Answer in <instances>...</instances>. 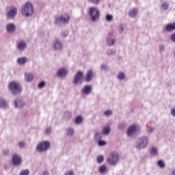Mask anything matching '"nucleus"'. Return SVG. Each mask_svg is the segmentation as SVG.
<instances>
[{"mask_svg":"<svg viewBox=\"0 0 175 175\" xmlns=\"http://www.w3.org/2000/svg\"><path fill=\"white\" fill-rule=\"evenodd\" d=\"M94 79V71L92 70H88L86 72V75L84 77V80L87 83L92 81Z\"/></svg>","mask_w":175,"mask_h":175,"instance_id":"nucleus-14","label":"nucleus"},{"mask_svg":"<svg viewBox=\"0 0 175 175\" xmlns=\"http://www.w3.org/2000/svg\"><path fill=\"white\" fill-rule=\"evenodd\" d=\"M96 142L98 143L99 147H105V146H106L107 144L106 141H103L102 139H99Z\"/></svg>","mask_w":175,"mask_h":175,"instance_id":"nucleus-35","label":"nucleus"},{"mask_svg":"<svg viewBox=\"0 0 175 175\" xmlns=\"http://www.w3.org/2000/svg\"><path fill=\"white\" fill-rule=\"evenodd\" d=\"M25 81L26 83H32L33 81V74L31 72L25 73Z\"/></svg>","mask_w":175,"mask_h":175,"instance_id":"nucleus-19","label":"nucleus"},{"mask_svg":"<svg viewBox=\"0 0 175 175\" xmlns=\"http://www.w3.org/2000/svg\"><path fill=\"white\" fill-rule=\"evenodd\" d=\"M165 31L167 32H172V31H175V21L172 23H168L165 26Z\"/></svg>","mask_w":175,"mask_h":175,"instance_id":"nucleus-20","label":"nucleus"},{"mask_svg":"<svg viewBox=\"0 0 175 175\" xmlns=\"http://www.w3.org/2000/svg\"><path fill=\"white\" fill-rule=\"evenodd\" d=\"M150 154L152 155H157L158 154V148L156 147H153L150 150Z\"/></svg>","mask_w":175,"mask_h":175,"instance_id":"nucleus-36","label":"nucleus"},{"mask_svg":"<svg viewBox=\"0 0 175 175\" xmlns=\"http://www.w3.org/2000/svg\"><path fill=\"white\" fill-rule=\"evenodd\" d=\"M171 114L173 117H175V108L171 110Z\"/></svg>","mask_w":175,"mask_h":175,"instance_id":"nucleus-55","label":"nucleus"},{"mask_svg":"<svg viewBox=\"0 0 175 175\" xmlns=\"http://www.w3.org/2000/svg\"><path fill=\"white\" fill-rule=\"evenodd\" d=\"M137 130V127L136 125H132L130 127H129L127 130V136L129 137H132L135 133H136V131Z\"/></svg>","mask_w":175,"mask_h":175,"instance_id":"nucleus-15","label":"nucleus"},{"mask_svg":"<svg viewBox=\"0 0 175 175\" xmlns=\"http://www.w3.org/2000/svg\"><path fill=\"white\" fill-rule=\"evenodd\" d=\"M161 10H164V11L167 10V9H169V3H167L166 1H163L161 3Z\"/></svg>","mask_w":175,"mask_h":175,"instance_id":"nucleus-33","label":"nucleus"},{"mask_svg":"<svg viewBox=\"0 0 175 175\" xmlns=\"http://www.w3.org/2000/svg\"><path fill=\"white\" fill-rule=\"evenodd\" d=\"M69 15L68 14H65L62 16H57L55 19V24H56V25L61 26L62 24H68V23H69Z\"/></svg>","mask_w":175,"mask_h":175,"instance_id":"nucleus-7","label":"nucleus"},{"mask_svg":"<svg viewBox=\"0 0 175 175\" xmlns=\"http://www.w3.org/2000/svg\"><path fill=\"white\" fill-rule=\"evenodd\" d=\"M159 51H165V48L164 44H160L159 45Z\"/></svg>","mask_w":175,"mask_h":175,"instance_id":"nucleus-49","label":"nucleus"},{"mask_svg":"<svg viewBox=\"0 0 175 175\" xmlns=\"http://www.w3.org/2000/svg\"><path fill=\"white\" fill-rule=\"evenodd\" d=\"M42 175H50V174L47 171H44Z\"/></svg>","mask_w":175,"mask_h":175,"instance_id":"nucleus-56","label":"nucleus"},{"mask_svg":"<svg viewBox=\"0 0 175 175\" xmlns=\"http://www.w3.org/2000/svg\"><path fill=\"white\" fill-rule=\"evenodd\" d=\"M83 122V116H79L75 118V124H77V125H80Z\"/></svg>","mask_w":175,"mask_h":175,"instance_id":"nucleus-34","label":"nucleus"},{"mask_svg":"<svg viewBox=\"0 0 175 175\" xmlns=\"http://www.w3.org/2000/svg\"><path fill=\"white\" fill-rule=\"evenodd\" d=\"M106 53L107 55H115L117 53V51L113 49H108L106 51Z\"/></svg>","mask_w":175,"mask_h":175,"instance_id":"nucleus-30","label":"nucleus"},{"mask_svg":"<svg viewBox=\"0 0 175 175\" xmlns=\"http://www.w3.org/2000/svg\"><path fill=\"white\" fill-rule=\"evenodd\" d=\"M20 175H29V170H23L20 172Z\"/></svg>","mask_w":175,"mask_h":175,"instance_id":"nucleus-44","label":"nucleus"},{"mask_svg":"<svg viewBox=\"0 0 175 175\" xmlns=\"http://www.w3.org/2000/svg\"><path fill=\"white\" fill-rule=\"evenodd\" d=\"M18 146H19L20 148H24V147H25V142L21 141L18 143Z\"/></svg>","mask_w":175,"mask_h":175,"instance_id":"nucleus-50","label":"nucleus"},{"mask_svg":"<svg viewBox=\"0 0 175 175\" xmlns=\"http://www.w3.org/2000/svg\"><path fill=\"white\" fill-rule=\"evenodd\" d=\"M0 107L1 109H6L8 107V102L3 98H0Z\"/></svg>","mask_w":175,"mask_h":175,"instance_id":"nucleus-28","label":"nucleus"},{"mask_svg":"<svg viewBox=\"0 0 175 175\" xmlns=\"http://www.w3.org/2000/svg\"><path fill=\"white\" fill-rule=\"evenodd\" d=\"M107 46H108L109 47H113V46H114V44H116V39L115 38H108L107 39Z\"/></svg>","mask_w":175,"mask_h":175,"instance_id":"nucleus-23","label":"nucleus"},{"mask_svg":"<svg viewBox=\"0 0 175 175\" xmlns=\"http://www.w3.org/2000/svg\"><path fill=\"white\" fill-rule=\"evenodd\" d=\"M3 155H9V150L8 149L3 150Z\"/></svg>","mask_w":175,"mask_h":175,"instance_id":"nucleus-53","label":"nucleus"},{"mask_svg":"<svg viewBox=\"0 0 175 175\" xmlns=\"http://www.w3.org/2000/svg\"><path fill=\"white\" fill-rule=\"evenodd\" d=\"M66 136H69V137H72L73 135H75V129L72 127H68L66 129Z\"/></svg>","mask_w":175,"mask_h":175,"instance_id":"nucleus-25","label":"nucleus"},{"mask_svg":"<svg viewBox=\"0 0 175 175\" xmlns=\"http://www.w3.org/2000/svg\"><path fill=\"white\" fill-rule=\"evenodd\" d=\"M170 40L172 43H175V32L171 34Z\"/></svg>","mask_w":175,"mask_h":175,"instance_id":"nucleus-47","label":"nucleus"},{"mask_svg":"<svg viewBox=\"0 0 175 175\" xmlns=\"http://www.w3.org/2000/svg\"><path fill=\"white\" fill-rule=\"evenodd\" d=\"M105 161V157L103 155H100L97 157V163H103V162Z\"/></svg>","mask_w":175,"mask_h":175,"instance_id":"nucleus-40","label":"nucleus"},{"mask_svg":"<svg viewBox=\"0 0 175 175\" xmlns=\"http://www.w3.org/2000/svg\"><path fill=\"white\" fill-rule=\"evenodd\" d=\"M89 17L92 23H96L99 21L100 18V11L96 7H91L88 11Z\"/></svg>","mask_w":175,"mask_h":175,"instance_id":"nucleus-2","label":"nucleus"},{"mask_svg":"<svg viewBox=\"0 0 175 175\" xmlns=\"http://www.w3.org/2000/svg\"><path fill=\"white\" fill-rule=\"evenodd\" d=\"M17 16V8L15 6H10L6 13V17L9 20H13Z\"/></svg>","mask_w":175,"mask_h":175,"instance_id":"nucleus-8","label":"nucleus"},{"mask_svg":"<svg viewBox=\"0 0 175 175\" xmlns=\"http://www.w3.org/2000/svg\"><path fill=\"white\" fill-rule=\"evenodd\" d=\"M98 172L100 174H106V173L108 172L107 166L105 165H103L100 167Z\"/></svg>","mask_w":175,"mask_h":175,"instance_id":"nucleus-27","label":"nucleus"},{"mask_svg":"<svg viewBox=\"0 0 175 175\" xmlns=\"http://www.w3.org/2000/svg\"><path fill=\"white\" fill-rule=\"evenodd\" d=\"M16 62L18 65H24L26 62H28V58L27 57H22L17 59Z\"/></svg>","mask_w":175,"mask_h":175,"instance_id":"nucleus-22","label":"nucleus"},{"mask_svg":"<svg viewBox=\"0 0 175 175\" xmlns=\"http://www.w3.org/2000/svg\"><path fill=\"white\" fill-rule=\"evenodd\" d=\"M118 161H120V155L116 152L110 153L107 158V162L111 166H116L118 163Z\"/></svg>","mask_w":175,"mask_h":175,"instance_id":"nucleus-4","label":"nucleus"},{"mask_svg":"<svg viewBox=\"0 0 175 175\" xmlns=\"http://www.w3.org/2000/svg\"><path fill=\"white\" fill-rule=\"evenodd\" d=\"M83 76H84V74L83 73V72L79 71L78 72L76 75L75 77L74 78L73 80V83L74 84H75L76 85H77V84H81V83L83 82Z\"/></svg>","mask_w":175,"mask_h":175,"instance_id":"nucleus-12","label":"nucleus"},{"mask_svg":"<svg viewBox=\"0 0 175 175\" xmlns=\"http://www.w3.org/2000/svg\"><path fill=\"white\" fill-rule=\"evenodd\" d=\"M46 135H50L51 133V127H48L45 130Z\"/></svg>","mask_w":175,"mask_h":175,"instance_id":"nucleus-51","label":"nucleus"},{"mask_svg":"<svg viewBox=\"0 0 175 175\" xmlns=\"http://www.w3.org/2000/svg\"><path fill=\"white\" fill-rule=\"evenodd\" d=\"M148 132L149 133H152L154 132V128H152V127H149V128H148Z\"/></svg>","mask_w":175,"mask_h":175,"instance_id":"nucleus-54","label":"nucleus"},{"mask_svg":"<svg viewBox=\"0 0 175 175\" xmlns=\"http://www.w3.org/2000/svg\"><path fill=\"white\" fill-rule=\"evenodd\" d=\"M104 115L106 116V117H110V116L113 115V111L107 110V111H104Z\"/></svg>","mask_w":175,"mask_h":175,"instance_id":"nucleus-42","label":"nucleus"},{"mask_svg":"<svg viewBox=\"0 0 175 175\" xmlns=\"http://www.w3.org/2000/svg\"><path fill=\"white\" fill-rule=\"evenodd\" d=\"M157 166H159L160 169H165L166 167V163L163 160H159L157 161Z\"/></svg>","mask_w":175,"mask_h":175,"instance_id":"nucleus-29","label":"nucleus"},{"mask_svg":"<svg viewBox=\"0 0 175 175\" xmlns=\"http://www.w3.org/2000/svg\"><path fill=\"white\" fill-rule=\"evenodd\" d=\"M81 92L84 95H90L92 92V86L91 85H86L83 86Z\"/></svg>","mask_w":175,"mask_h":175,"instance_id":"nucleus-17","label":"nucleus"},{"mask_svg":"<svg viewBox=\"0 0 175 175\" xmlns=\"http://www.w3.org/2000/svg\"><path fill=\"white\" fill-rule=\"evenodd\" d=\"M110 132H111V129H110V126H105L101 131V133L103 135H105L106 136L110 135Z\"/></svg>","mask_w":175,"mask_h":175,"instance_id":"nucleus-21","label":"nucleus"},{"mask_svg":"<svg viewBox=\"0 0 175 175\" xmlns=\"http://www.w3.org/2000/svg\"><path fill=\"white\" fill-rule=\"evenodd\" d=\"M68 73H69V71H68L66 68H61L57 70V76H58V77H66Z\"/></svg>","mask_w":175,"mask_h":175,"instance_id":"nucleus-16","label":"nucleus"},{"mask_svg":"<svg viewBox=\"0 0 175 175\" xmlns=\"http://www.w3.org/2000/svg\"><path fill=\"white\" fill-rule=\"evenodd\" d=\"M148 138L146 136H142L139 138L135 144V148L137 150H144L148 146Z\"/></svg>","mask_w":175,"mask_h":175,"instance_id":"nucleus-5","label":"nucleus"},{"mask_svg":"<svg viewBox=\"0 0 175 175\" xmlns=\"http://www.w3.org/2000/svg\"><path fill=\"white\" fill-rule=\"evenodd\" d=\"M129 16L131 18H135V17H136V16H137V10H136V9H135V8L130 10L129 12Z\"/></svg>","mask_w":175,"mask_h":175,"instance_id":"nucleus-26","label":"nucleus"},{"mask_svg":"<svg viewBox=\"0 0 175 175\" xmlns=\"http://www.w3.org/2000/svg\"><path fill=\"white\" fill-rule=\"evenodd\" d=\"M6 31L7 32H10L13 33V32L16 31V25L14 23H8L6 25Z\"/></svg>","mask_w":175,"mask_h":175,"instance_id":"nucleus-18","label":"nucleus"},{"mask_svg":"<svg viewBox=\"0 0 175 175\" xmlns=\"http://www.w3.org/2000/svg\"><path fill=\"white\" fill-rule=\"evenodd\" d=\"M125 128V124H124V123H120L118 126V129H119L120 131H122V129H124Z\"/></svg>","mask_w":175,"mask_h":175,"instance_id":"nucleus-46","label":"nucleus"},{"mask_svg":"<svg viewBox=\"0 0 175 175\" xmlns=\"http://www.w3.org/2000/svg\"><path fill=\"white\" fill-rule=\"evenodd\" d=\"M38 36L39 38H44V31L40 30L38 31Z\"/></svg>","mask_w":175,"mask_h":175,"instance_id":"nucleus-45","label":"nucleus"},{"mask_svg":"<svg viewBox=\"0 0 175 175\" xmlns=\"http://www.w3.org/2000/svg\"><path fill=\"white\" fill-rule=\"evenodd\" d=\"M72 118V112L70 111H64L63 114V120L64 121H69V120Z\"/></svg>","mask_w":175,"mask_h":175,"instance_id":"nucleus-24","label":"nucleus"},{"mask_svg":"<svg viewBox=\"0 0 175 175\" xmlns=\"http://www.w3.org/2000/svg\"><path fill=\"white\" fill-rule=\"evenodd\" d=\"M118 31V33H120V35H122V33H124V26L122 25H120L119 26Z\"/></svg>","mask_w":175,"mask_h":175,"instance_id":"nucleus-43","label":"nucleus"},{"mask_svg":"<svg viewBox=\"0 0 175 175\" xmlns=\"http://www.w3.org/2000/svg\"><path fill=\"white\" fill-rule=\"evenodd\" d=\"M68 35H69V31L64 30L62 31L60 36H62V38H66V36H68Z\"/></svg>","mask_w":175,"mask_h":175,"instance_id":"nucleus-39","label":"nucleus"},{"mask_svg":"<svg viewBox=\"0 0 175 175\" xmlns=\"http://www.w3.org/2000/svg\"><path fill=\"white\" fill-rule=\"evenodd\" d=\"M46 87V82L44 81H42L38 83V88L40 90H42Z\"/></svg>","mask_w":175,"mask_h":175,"instance_id":"nucleus-37","label":"nucleus"},{"mask_svg":"<svg viewBox=\"0 0 175 175\" xmlns=\"http://www.w3.org/2000/svg\"><path fill=\"white\" fill-rule=\"evenodd\" d=\"M27 46V42L24 40L18 41L16 43V50H18V51H25Z\"/></svg>","mask_w":175,"mask_h":175,"instance_id":"nucleus-11","label":"nucleus"},{"mask_svg":"<svg viewBox=\"0 0 175 175\" xmlns=\"http://www.w3.org/2000/svg\"><path fill=\"white\" fill-rule=\"evenodd\" d=\"M117 79L118 80H120L121 81L125 80V79H126L125 73H124L123 72H119L117 75Z\"/></svg>","mask_w":175,"mask_h":175,"instance_id":"nucleus-32","label":"nucleus"},{"mask_svg":"<svg viewBox=\"0 0 175 175\" xmlns=\"http://www.w3.org/2000/svg\"><path fill=\"white\" fill-rule=\"evenodd\" d=\"M105 19L109 23H111V21H113V15H111V14H107V16L105 17Z\"/></svg>","mask_w":175,"mask_h":175,"instance_id":"nucleus-41","label":"nucleus"},{"mask_svg":"<svg viewBox=\"0 0 175 175\" xmlns=\"http://www.w3.org/2000/svg\"><path fill=\"white\" fill-rule=\"evenodd\" d=\"M100 68H101L103 70H105V72H107V70H109V67H107V66L104 65V64H102V65L100 66Z\"/></svg>","mask_w":175,"mask_h":175,"instance_id":"nucleus-48","label":"nucleus"},{"mask_svg":"<svg viewBox=\"0 0 175 175\" xmlns=\"http://www.w3.org/2000/svg\"><path fill=\"white\" fill-rule=\"evenodd\" d=\"M8 88L11 90L12 94L14 95H17V94L21 93L23 91V88L21 87V84L17 81H11L8 85Z\"/></svg>","mask_w":175,"mask_h":175,"instance_id":"nucleus-3","label":"nucleus"},{"mask_svg":"<svg viewBox=\"0 0 175 175\" xmlns=\"http://www.w3.org/2000/svg\"><path fill=\"white\" fill-rule=\"evenodd\" d=\"M64 175H75V172L72 170L67 171L65 172Z\"/></svg>","mask_w":175,"mask_h":175,"instance_id":"nucleus-52","label":"nucleus"},{"mask_svg":"<svg viewBox=\"0 0 175 175\" xmlns=\"http://www.w3.org/2000/svg\"><path fill=\"white\" fill-rule=\"evenodd\" d=\"M12 163L14 166H21L23 159L18 154H14L12 158Z\"/></svg>","mask_w":175,"mask_h":175,"instance_id":"nucleus-9","label":"nucleus"},{"mask_svg":"<svg viewBox=\"0 0 175 175\" xmlns=\"http://www.w3.org/2000/svg\"><path fill=\"white\" fill-rule=\"evenodd\" d=\"M51 146V144L49 141L41 142L37 145L36 151H37V152H44V151L50 150Z\"/></svg>","mask_w":175,"mask_h":175,"instance_id":"nucleus-6","label":"nucleus"},{"mask_svg":"<svg viewBox=\"0 0 175 175\" xmlns=\"http://www.w3.org/2000/svg\"><path fill=\"white\" fill-rule=\"evenodd\" d=\"M89 3H92V5H99L100 3V0H88Z\"/></svg>","mask_w":175,"mask_h":175,"instance_id":"nucleus-38","label":"nucleus"},{"mask_svg":"<svg viewBox=\"0 0 175 175\" xmlns=\"http://www.w3.org/2000/svg\"><path fill=\"white\" fill-rule=\"evenodd\" d=\"M15 109H23L25 106V101L22 97H18L14 100Z\"/></svg>","mask_w":175,"mask_h":175,"instance_id":"nucleus-10","label":"nucleus"},{"mask_svg":"<svg viewBox=\"0 0 175 175\" xmlns=\"http://www.w3.org/2000/svg\"><path fill=\"white\" fill-rule=\"evenodd\" d=\"M34 12L33 4L31 2H27L25 5L21 8V14L25 17H31V16L33 15Z\"/></svg>","mask_w":175,"mask_h":175,"instance_id":"nucleus-1","label":"nucleus"},{"mask_svg":"<svg viewBox=\"0 0 175 175\" xmlns=\"http://www.w3.org/2000/svg\"><path fill=\"white\" fill-rule=\"evenodd\" d=\"M102 139V133L97 131L95 134H94V140L96 142H98L99 140Z\"/></svg>","mask_w":175,"mask_h":175,"instance_id":"nucleus-31","label":"nucleus"},{"mask_svg":"<svg viewBox=\"0 0 175 175\" xmlns=\"http://www.w3.org/2000/svg\"><path fill=\"white\" fill-rule=\"evenodd\" d=\"M53 49L55 51H62L63 44L59 40H55L53 43Z\"/></svg>","mask_w":175,"mask_h":175,"instance_id":"nucleus-13","label":"nucleus"}]
</instances>
